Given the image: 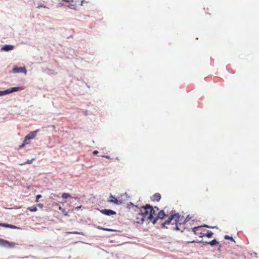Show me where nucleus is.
<instances>
[{
	"label": "nucleus",
	"instance_id": "f257e3e1",
	"mask_svg": "<svg viewBox=\"0 0 259 259\" xmlns=\"http://www.w3.org/2000/svg\"><path fill=\"white\" fill-rule=\"evenodd\" d=\"M180 215L179 213H177L174 214H171L168 219L164 222V223L161 224V226L164 228L168 229V228L166 226V225H169L172 222L173 220H175V223H177L179 221Z\"/></svg>",
	"mask_w": 259,
	"mask_h": 259
},
{
	"label": "nucleus",
	"instance_id": "f03ea898",
	"mask_svg": "<svg viewBox=\"0 0 259 259\" xmlns=\"http://www.w3.org/2000/svg\"><path fill=\"white\" fill-rule=\"evenodd\" d=\"M15 243L11 242L7 240L0 238V246L7 248H13L15 246Z\"/></svg>",
	"mask_w": 259,
	"mask_h": 259
},
{
	"label": "nucleus",
	"instance_id": "7ed1b4c3",
	"mask_svg": "<svg viewBox=\"0 0 259 259\" xmlns=\"http://www.w3.org/2000/svg\"><path fill=\"white\" fill-rule=\"evenodd\" d=\"M145 207L146 209H148L149 212V215L147 217V220H151L152 219V217L156 216L155 211L152 205L149 204H147L145 205Z\"/></svg>",
	"mask_w": 259,
	"mask_h": 259
},
{
	"label": "nucleus",
	"instance_id": "20e7f679",
	"mask_svg": "<svg viewBox=\"0 0 259 259\" xmlns=\"http://www.w3.org/2000/svg\"><path fill=\"white\" fill-rule=\"evenodd\" d=\"M145 220V217L143 216V214L142 213H140V212L137 214L136 217V223L139 224H143Z\"/></svg>",
	"mask_w": 259,
	"mask_h": 259
},
{
	"label": "nucleus",
	"instance_id": "39448f33",
	"mask_svg": "<svg viewBox=\"0 0 259 259\" xmlns=\"http://www.w3.org/2000/svg\"><path fill=\"white\" fill-rule=\"evenodd\" d=\"M38 132V130H36L35 131L31 132L28 135H27L25 137V140L27 142L28 140L33 139L36 135V134Z\"/></svg>",
	"mask_w": 259,
	"mask_h": 259
},
{
	"label": "nucleus",
	"instance_id": "423d86ee",
	"mask_svg": "<svg viewBox=\"0 0 259 259\" xmlns=\"http://www.w3.org/2000/svg\"><path fill=\"white\" fill-rule=\"evenodd\" d=\"M100 212L102 213H103L106 215H108V216H110L111 215H114L116 213V212L115 211H113L111 209H102L100 210Z\"/></svg>",
	"mask_w": 259,
	"mask_h": 259
},
{
	"label": "nucleus",
	"instance_id": "0eeeda50",
	"mask_svg": "<svg viewBox=\"0 0 259 259\" xmlns=\"http://www.w3.org/2000/svg\"><path fill=\"white\" fill-rule=\"evenodd\" d=\"M13 72L14 73H20L23 72L26 74L27 70L25 67H14L13 69Z\"/></svg>",
	"mask_w": 259,
	"mask_h": 259
},
{
	"label": "nucleus",
	"instance_id": "6e6552de",
	"mask_svg": "<svg viewBox=\"0 0 259 259\" xmlns=\"http://www.w3.org/2000/svg\"><path fill=\"white\" fill-rule=\"evenodd\" d=\"M140 212L142 213L143 214V216L145 217V219L148 215H149V210L148 209H146L145 205L142 206L140 209Z\"/></svg>",
	"mask_w": 259,
	"mask_h": 259
},
{
	"label": "nucleus",
	"instance_id": "1a4fd4ad",
	"mask_svg": "<svg viewBox=\"0 0 259 259\" xmlns=\"http://www.w3.org/2000/svg\"><path fill=\"white\" fill-rule=\"evenodd\" d=\"M166 216L164 210H160L157 214H156V217L158 219H163Z\"/></svg>",
	"mask_w": 259,
	"mask_h": 259
},
{
	"label": "nucleus",
	"instance_id": "9d476101",
	"mask_svg": "<svg viewBox=\"0 0 259 259\" xmlns=\"http://www.w3.org/2000/svg\"><path fill=\"white\" fill-rule=\"evenodd\" d=\"M108 202L113 203L116 204L117 205H119V204H122L123 203V202H122L121 199H117L116 198H115L113 199H111V200H109Z\"/></svg>",
	"mask_w": 259,
	"mask_h": 259
},
{
	"label": "nucleus",
	"instance_id": "9b49d317",
	"mask_svg": "<svg viewBox=\"0 0 259 259\" xmlns=\"http://www.w3.org/2000/svg\"><path fill=\"white\" fill-rule=\"evenodd\" d=\"M24 89V88L23 87H13L10 89H9L10 93H12L14 92H17L18 91L23 90Z\"/></svg>",
	"mask_w": 259,
	"mask_h": 259
},
{
	"label": "nucleus",
	"instance_id": "f8f14e48",
	"mask_svg": "<svg viewBox=\"0 0 259 259\" xmlns=\"http://www.w3.org/2000/svg\"><path fill=\"white\" fill-rule=\"evenodd\" d=\"M203 243L208 244H210L211 246H214V245L219 244V241H218L216 239H214L209 242H207V241L204 242Z\"/></svg>",
	"mask_w": 259,
	"mask_h": 259
},
{
	"label": "nucleus",
	"instance_id": "ddd939ff",
	"mask_svg": "<svg viewBox=\"0 0 259 259\" xmlns=\"http://www.w3.org/2000/svg\"><path fill=\"white\" fill-rule=\"evenodd\" d=\"M14 48V47L13 45H5L2 48V50L4 51H9L12 50Z\"/></svg>",
	"mask_w": 259,
	"mask_h": 259
},
{
	"label": "nucleus",
	"instance_id": "4468645a",
	"mask_svg": "<svg viewBox=\"0 0 259 259\" xmlns=\"http://www.w3.org/2000/svg\"><path fill=\"white\" fill-rule=\"evenodd\" d=\"M153 200L158 202L161 199V195L159 193H156L153 195Z\"/></svg>",
	"mask_w": 259,
	"mask_h": 259
},
{
	"label": "nucleus",
	"instance_id": "2eb2a0df",
	"mask_svg": "<svg viewBox=\"0 0 259 259\" xmlns=\"http://www.w3.org/2000/svg\"><path fill=\"white\" fill-rule=\"evenodd\" d=\"M173 222H171V223H170V224H171L172 225H173L174 224H175V227H171L170 228V229L171 230H176V231H178V230H180V228H179L178 227V222H177V223H175V220H173Z\"/></svg>",
	"mask_w": 259,
	"mask_h": 259
},
{
	"label": "nucleus",
	"instance_id": "dca6fc26",
	"mask_svg": "<svg viewBox=\"0 0 259 259\" xmlns=\"http://www.w3.org/2000/svg\"><path fill=\"white\" fill-rule=\"evenodd\" d=\"M4 227L11 228V229H18L19 228L15 225H10L8 224H5L4 225Z\"/></svg>",
	"mask_w": 259,
	"mask_h": 259
},
{
	"label": "nucleus",
	"instance_id": "f3484780",
	"mask_svg": "<svg viewBox=\"0 0 259 259\" xmlns=\"http://www.w3.org/2000/svg\"><path fill=\"white\" fill-rule=\"evenodd\" d=\"M9 94H10L9 89L3 91H0V96H4Z\"/></svg>",
	"mask_w": 259,
	"mask_h": 259
},
{
	"label": "nucleus",
	"instance_id": "a211bd4d",
	"mask_svg": "<svg viewBox=\"0 0 259 259\" xmlns=\"http://www.w3.org/2000/svg\"><path fill=\"white\" fill-rule=\"evenodd\" d=\"M28 209L30 211H33V212H35V211H36L37 210V207H36V205H33V206H31V207H29L28 208Z\"/></svg>",
	"mask_w": 259,
	"mask_h": 259
},
{
	"label": "nucleus",
	"instance_id": "6ab92c4d",
	"mask_svg": "<svg viewBox=\"0 0 259 259\" xmlns=\"http://www.w3.org/2000/svg\"><path fill=\"white\" fill-rule=\"evenodd\" d=\"M213 234V233L211 231H208L207 233L205 234V236L208 238H210L212 237Z\"/></svg>",
	"mask_w": 259,
	"mask_h": 259
},
{
	"label": "nucleus",
	"instance_id": "aec40b11",
	"mask_svg": "<svg viewBox=\"0 0 259 259\" xmlns=\"http://www.w3.org/2000/svg\"><path fill=\"white\" fill-rule=\"evenodd\" d=\"M158 219H157V217H152V219H151V220H149V221H150L153 224H155L156 222L157 221Z\"/></svg>",
	"mask_w": 259,
	"mask_h": 259
},
{
	"label": "nucleus",
	"instance_id": "412c9836",
	"mask_svg": "<svg viewBox=\"0 0 259 259\" xmlns=\"http://www.w3.org/2000/svg\"><path fill=\"white\" fill-rule=\"evenodd\" d=\"M224 238L227 240H230L232 241L235 242L234 239L231 236H228V235H225L224 236Z\"/></svg>",
	"mask_w": 259,
	"mask_h": 259
},
{
	"label": "nucleus",
	"instance_id": "4be33fe9",
	"mask_svg": "<svg viewBox=\"0 0 259 259\" xmlns=\"http://www.w3.org/2000/svg\"><path fill=\"white\" fill-rule=\"evenodd\" d=\"M70 197V194H68V193H63V194H62V197L63 198H64V199H66V198H68V197Z\"/></svg>",
	"mask_w": 259,
	"mask_h": 259
},
{
	"label": "nucleus",
	"instance_id": "5701e85b",
	"mask_svg": "<svg viewBox=\"0 0 259 259\" xmlns=\"http://www.w3.org/2000/svg\"><path fill=\"white\" fill-rule=\"evenodd\" d=\"M121 198L122 199H124V200H126L129 197L126 193H124V194L121 195Z\"/></svg>",
	"mask_w": 259,
	"mask_h": 259
},
{
	"label": "nucleus",
	"instance_id": "b1692460",
	"mask_svg": "<svg viewBox=\"0 0 259 259\" xmlns=\"http://www.w3.org/2000/svg\"><path fill=\"white\" fill-rule=\"evenodd\" d=\"M34 159H31V160H28L27 161H26L25 162H24V163L23 164H21V165H24V164H30L32 162L33 160H34Z\"/></svg>",
	"mask_w": 259,
	"mask_h": 259
},
{
	"label": "nucleus",
	"instance_id": "393cba45",
	"mask_svg": "<svg viewBox=\"0 0 259 259\" xmlns=\"http://www.w3.org/2000/svg\"><path fill=\"white\" fill-rule=\"evenodd\" d=\"M28 144V142L26 141L25 140H24L23 141V143L21 145H20L19 146V148H22L26 144Z\"/></svg>",
	"mask_w": 259,
	"mask_h": 259
},
{
	"label": "nucleus",
	"instance_id": "a878e982",
	"mask_svg": "<svg viewBox=\"0 0 259 259\" xmlns=\"http://www.w3.org/2000/svg\"><path fill=\"white\" fill-rule=\"evenodd\" d=\"M201 227H206V228H217L216 226L212 227V226H209L207 225H205V224L203 225H202Z\"/></svg>",
	"mask_w": 259,
	"mask_h": 259
},
{
	"label": "nucleus",
	"instance_id": "bb28decb",
	"mask_svg": "<svg viewBox=\"0 0 259 259\" xmlns=\"http://www.w3.org/2000/svg\"><path fill=\"white\" fill-rule=\"evenodd\" d=\"M68 7L71 9H75V6L73 4H70L68 5Z\"/></svg>",
	"mask_w": 259,
	"mask_h": 259
},
{
	"label": "nucleus",
	"instance_id": "cd10ccee",
	"mask_svg": "<svg viewBox=\"0 0 259 259\" xmlns=\"http://www.w3.org/2000/svg\"><path fill=\"white\" fill-rule=\"evenodd\" d=\"M191 219V218L189 217V215H188L186 218L185 219V220H184L183 223H186V222H188L190 219Z\"/></svg>",
	"mask_w": 259,
	"mask_h": 259
},
{
	"label": "nucleus",
	"instance_id": "c85d7f7f",
	"mask_svg": "<svg viewBox=\"0 0 259 259\" xmlns=\"http://www.w3.org/2000/svg\"><path fill=\"white\" fill-rule=\"evenodd\" d=\"M199 227H200V226H197V227H194V228H192V231L194 233H196V231L198 229V228H199Z\"/></svg>",
	"mask_w": 259,
	"mask_h": 259
},
{
	"label": "nucleus",
	"instance_id": "c756f323",
	"mask_svg": "<svg viewBox=\"0 0 259 259\" xmlns=\"http://www.w3.org/2000/svg\"><path fill=\"white\" fill-rule=\"evenodd\" d=\"M67 233L68 234H81V233H79V232H76V231H74V232H68Z\"/></svg>",
	"mask_w": 259,
	"mask_h": 259
},
{
	"label": "nucleus",
	"instance_id": "7c9ffc66",
	"mask_svg": "<svg viewBox=\"0 0 259 259\" xmlns=\"http://www.w3.org/2000/svg\"><path fill=\"white\" fill-rule=\"evenodd\" d=\"M41 195H37L36 196V200L35 201L36 202H38V199L40 198H41Z\"/></svg>",
	"mask_w": 259,
	"mask_h": 259
},
{
	"label": "nucleus",
	"instance_id": "2f4dec72",
	"mask_svg": "<svg viewBox=\"0 0 259 259\" xmlns=\"http://www.w3.org/2000/svg\"><path fill=\"white\" fill-rule=\"evenodd\" d=\"M84 2H85V3H89V1H85V0H82V1H81L80 5H81V6H82V5H83V3H84Z\"/></svg>",
	"mask_w": 259,
	"mask_h": 259
},
{
	"label": "nucleus",
	"instance_id": "473e14b6",
	"mask_svg": "<svg viewBox=\"0 0 259 259\" xmlns=\"http://www.w3.org/2000/svg\"><path fill=\"white\" fill-rule=\"evenodd\" d=\"M105 230L107 231H115L114 230H113L111 229H109V228H105Z\"/></svg>",
	"mask_w": 259,
	"mask_h": 259
},
{
	"label": "nucleus",
	"instance_id": "72a5a7b5",
	"mask_svg": "<svg viewBox=\"0 0 259 259\" xmlns=\"http://www.w3.org/2000/svg\"><path fill=\"white\" fill-rule=\"evenodd\" d=\"M97 228H98L99 229H101V230H105V228H104V227H101V226H98L97 227Z\"/></svg>",
	"mask_w": 259,
	"mask_h": 259
},
{
	"label": "nucleus",
	"instance_id": "f704fd0d",
	"mask_svg": "<svg viewBox=\"0 0 259 259\" xmlns=\"http://www.w3.org/2000/svg\"><path fill=\"white\" fill-rule=\"evenodd\" d=\"M93 153L94 155H97L98 153V151L97 150L94 151Z\"/></svg>",
	"mask_w": 259,
	"mask_h": 259
},
{
	"label": "nucleus",
	"instance_id": "c9c22d12",
	"mask_svg": "<svg viewBox=\"0 0 259 259\" xmlns=\"http://www.w3.org/2000/svg\"><path fill=\"white\" fill-rule=\"evenodd\" d=\"M110 198H111L112 199H114L115 197L114 196L112 195L111 194H110Z\"/></svg>",
	"mask_w": 259,
	"mask_h": 259
},
{
	"label": "nucleus",
	"instance_id": "e433bc0d",
	"mask_svg": "<svg viewBox=\"0 0 259 259\" xmlns=\"http://www.w3.org/2000/svg\"><path fill=\"white\" fill-rule=\"evenodd\" d=\"M63 1H65V2H73V0H70V1H69V0H63Z\"/></svg>",
	"mask_w": 259,
	"mask_h": 259
},
{
	"label": "nucleus",
	"instance_id": "4c0bfd02",
	"mask_svg": "<svg viewBox=\"0 0 259 259\" xmlns=\"http://www.w3.org/2000/svg\"><path fill=\"white\" fill-rule=\"evenodd\" d=\"M104 157H105L107 159H110V156H108V155H105V156H104Z\"/></svg>",
	"mask_w": 259,
	"mask_h": 259
},
{
	"label": "nucleus",
	"instance_id": "58836bf2",
	"mask_svg": "<svg viewBox=\"0 0 259 259\" xmlns=\"http://www.w3.org/2000/svg\"><path fill=\"white\" fill-rule=\"evenodd\" d=\"M40 7H44V8H46V6H44L43 5H39L37 7V8H40Z\"/></svg>",
	"mask_w": 259,
	"mask_h": 259
},
{
	"label": "nucleus",
	"instance_id": "ea45409f",
	"mask_svg": "<svg viewBox=\"0 0 259 259\" xmlns=\"http://www.w3.org/2000/svg\"><path fill=\"white\" fill-rule=\"evenodd\" d=\"M81 207V205H80L79 206L76 207L75 208L77 209H80Z\"/></svg>",
	"mask_w": 259,
	"mask_h": 259
},
{
	"label": "nucleus",
	"instance_id": "a19ab883",
	"mask_svg": "<svg viewBox=\"0 0 259 259\" xmlns=\"http://www.w3.org/2000/svg\"><path fill=\"white\" fill-rule=\"evenodd\" d=\"M5 223H0V226L4 227V225Z\"/></svg>",
	"mask_w": 259,
	"mask_h": 259
},
{
	"label": "nucleus",
	"instance_id": "79ce46f5",
	"mask_svg": "<svg viewBox=\"0 0 259 259\" xmlns=\"http://www.w3.org/2000/svg\"><path fill=\"white\" fill-rule=\"evenodd\" d=\"M38 206H39V207H43V205H42V204H39L38 205Z\"/></svg>",
	"mask_w": 259,
	"mask_h": 259
},
{
	"label": "nucleus",
	"instance_id": "37998d69",
	"mask_svg": "<svg viewBox=\"0 0 259 259\" xmlns=\"http://www.w3.org/2000/svg\"><path fill=\"white\" fill-rule=\"evenodd\" d=\"M200 234H201L200 237H202L205 235L204 234H202V233H201Z\"/></svg>",
	"mask_w": 259,
	"mask_h": 259
},
{
	"label": "nucleus",
	"instance_id": "c03bdc74",
	"mask_svg": "<svg viewBox=\"0 0 259 259\" xmlns=\"http://www.w3.org/2000/svg\"><path fill=\"white\" fill-rule=\"evenodd\" d=\"M154 208L156 209L157 210H159L158 207H157V206H155V207H154Z\"/></svg>",
	"mask_w": 259,
	"mask_h": 259
},
{
	"label": "nucleus",
	"instance_id": "a18cd8bd",
	"mask_svg": "<svg viewBox=\"0 0 259 259\" xmlns=\"http://www.w3.org/2000/svg\"><path fill=\"white\" fill-rule=\"evenodd\" d=\"M201 242H203V240H201V241H200L199 242V243H201Z\"/></svg>",
	"mask_w": 259,
	"mask_h": 259
},
{
	"label": "nucleus",
	"instance_id": "49530a36",
	"mask_svg": "<svg viewBox=\"0 0 259 259\" xmlns=\"http://www.w3.org/2000/svg\"><path fill=\"white\" fill-rule=\"evenodd\" d=\"M130 203H131V205H133V203L131 202Z\"/></svg>",
	"mask_w": 259,
	"mask_h": 259
},
{
	"label": "nucleus",
	"instance_id": "de8ad7c7",
	"mask_svg": "<svg viewBox=\"0 0 259 259\" xmlns=\"http://www.w3.org/2000/svg\"><path fill=\"white\" fill-rule=\"evenodd\" d=\"M195 242V241H192L191 242H192V243H193V242Z\"/></svg>",
	"mask_w": 259,
	"mask_h": 259
}]
</instances>
